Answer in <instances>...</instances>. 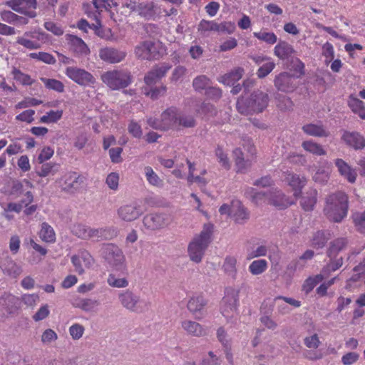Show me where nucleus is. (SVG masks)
Masks as SVG:
<instances>
[{"label": "nucleus", "mask_w": 365, "mask_h": 365, "mask_svg": "<svg viewBox=\"0 0 365 365\" xmlns=\"http://www.w3.org/2000/svg\"><path fill=\"white\" fill-rule=\"evenodd\" d=\"M66 40L69 46V49L76 56H83L88 54L90 49L87 44L79 37L66 34Z\"/></svg>", "instance_id": "obj_18"}, {"label": "nucleus", "mask_w": 365, "mask_h": 365, "mask_svg": "<svg viewBox=\"0 0 365 365\" xmlns=\"http://www.w3.org/2000/svg\"><path fill=\"white\" fill-rule=\"evenodd\" d=\"M196 125V120L192 115H180L178 113L177 126H182L184 128H193Z\"/></svg>", "instance_id": "obj_54"}, {"label": "nucleus", "mask_w": 365, "mask_h": 365, "mask_svg": "<svg viewBox=\"0 0 365 365\" xmlns=\"http://www.w3.org/2000/svg\"><path fill=\"white\" fill-rule=\"evenodd\" d=\"M118 299L122 307L131 312L142 313L148 308L149 303L130 289L120 292Z\"/></svg>", "instance_id": "obj_7"}, {"label": "nucleus", "mask_w": 365, "mask_h": 365, "mask_svg": "<svg viewBox=\"0 0 365 365\" xmlns=\"http://www.w3.org/2000/svg\"><path fill=\"white\" fill-rule=\"evenodd\" d=\"M254 36L269 44H274L277 40V36L273 32H254Z\"/></svg>", "instance_id": "obj_52"}, {"label": "nucleus", "mask_w": 365, "mask_h": 365, "mask_svg": "<svg viewBox=\"0 0 365 365\" xmlns=\"http://www.w3.org/2000/svg\"><path fill=\"white\" fill-rule=\"evenodd\" d=\"M199 31L207 32L212 31H218V24L213 21L202 20L197 28Z\"/></svg>", "instance_id": "obj_56"}, {"label": "nucleus", "mask_w": 365, "mask_h": 365, "mask_svg": "<svg viewBox=\"0 0 365 365\" xmlns=\"http://www.w3.org/2000/svg\"><path fill=\"white\" fill-rule=\"evenodd\" d=\"M50 313L48 306L44 304L41 306L36 313L33 316V319L36 322L41 321L46 319Z\"/></svg>", "instance_id": "obj_62"}, {"label": "nucleus", "mask_w": 365, "mask_h": 365, "mask_svg": "<svg viewBox=\"0 0 365 365\" xmlns=\"http://www.w3.org/2000/svg\"><path fill=\"white\" fill-rule=\"evenodd\" d=\"M296 78L289 72H282L276 76L274 85L276 88L282 92L289 93L294 91L297 87Z\"/></svg>", "instance_id": "obj_9"}, {"label": "nucleus", "mask_w": 365, "mask_h": 365, "mask_svg": "<svg viewBox=\"0 0 365 365\" xmlns=\"http://www.w3.org/2000/svg\"><path fill=\"white\" fill-rule=\"evenodd\" d=\"M215 153L220 164L224 168L229 170L230 168V163L227 155L224 152L222 146L217 145L215 148Z\"/></svg>", "instance_id": "obj_46"}, {"label": "nucleus", "mask_w": 365, "mask_h": 365, "mask_svg": "<svg viewBox=\"0 0 365 365\" xmlns=\"http://www.w3.org/2000/svg\"><path fill=\"white\" fill-rule=\"evenodd\" d=\"M348 244V240L345 237H338L329 243L327 251V255L329 258L336 257L338 253L344 250Z\"/></svg>", "instance_id": "obj_27"}, {"label": "nucleus", "mask_w": 365, "mask_h": 365, "mask_svg": "<svg viewBox=\"0 0 365 365\" xmlns=\"http://www.w3.org/2000/svg\"><path fill=\"white\" fill-rule=\"evenodd\" d=\"M138 3L133 0H127L122 4V6L118 9L120 13L127 16L130 15L133 11H136Z\"/></svg>", "instance_id": "obj_53"}, {"label": "nucleus", "mask_w": 365, "mask_h": 365, "mask_svg": "<svg viewBox=\"0 0 365 365\" xmlns=\"http://www.w3.org/2000/svg\"><path fill=\"white\" fill-rule=\"evenodd\" d=\"M29 56L31 58L36 59L47 64L53 65L56 62L54 56L46 52L31 53Z\"/></svg>", "instance_id": "obj_45"}, {"label": "nucleus", "mask_w": 365, "mask_h": 365, "mask_svg": "<svg viewBox=\"0 0 365 365\" xmlns=\"http://www.w3.org/2000/svg\"><path fill=\"white\" fill-rule=\"evenodd\" d=\"M207 304V301L202 296H194L188 300L187 308L190 312L195 314L201 312Z\"/></svg>", "instance_id": "obj_28"}, {"label": "nucleus", "mask_w": 365, "mask_h": 365, "mask_svg": "<svg viewBox=\"0 0 365 365\" xmlns=\"http://www.w3.org/2000/svg\"><path fill=\"white\" fill-rule=\"evenodd\" d=\"M274 101L276 106L281 110H289L292 108L293 103L292 100L286 96L280 93H276L274 95Z\"/></svg>", "instance_id": "obj_40"}, {"label": "nucleus", "mask_w": 365, "mask_h": 365, "mask_svg": "<svg viewBox=\"0 0 365 365\" xmlns=\"http://www.w3.org/2000/svg\"><path fill=\"white\" fill-rule=\"evenodd\" d=\"M44 27L47 31L53 33L56 36H61L63 34V30L61 26L53 21L45 22Z\"/></svg>", "instance_id": "obj_61"}, {"label": "nucleus", "mask_w": 365, "mask_h": 365, "mask_svg": "<svg viewBox=\"0 0 365 365\" xmlns=\"http://www.w3.org/2000/svg\"><path fill=\"white\" fill-rule=\"evenodd\" d=\"M233 155L238 170L242 171L246 168V163L242 150L239 148H235L233 150Z\"/></svg>", "instance_id": "obj_59"}, {"label": "nucleus", "mask_w": 365, "mask_h": 365, "mask_svg": "<svg viewBox=\"0 0 365 365\" xmlns=\"http://www.w3.org/2000/svg\"><path fill=\"white\" fill-rule=\"evenodd\" d=\"M341 139L346 145L356 150L365 147V138L356 132L344 131Z\"/></svg>", "instance_id": "obj_24"}, {"label": "nucleus", "mask_w": 365, "mask_h": 365, "mask_svg": "<svg viewBox=\"0 0 365 365\" xmlns=\"http://www.w3.org/2000/svg\"><path fill=\"white\" fill-rule=\"evenodd\" d=\"M135 55L138 59L151 61L158 58L160 53L153 41H145L135 46Z\"/></svg>", "instance_id": "obj_8"}, {"label": "nucleus", "mask_w": 365, "mask_h": 365, "mask_svg": "<svg viewBox=\"0 0 365 365\" xmlns=\"http://www.w3.org/2000/svg\"><path fill=\"white\" fill-rule=\"evenodd\" d=\"M244 74V69L237 68L231 72L224 75L222 77V82L227 85H233L235 82L239 81Z\"/></svg>", "instance_id": "obj_36"}, {"label": "nucleus", "mask_w": 365, "mask_h": 365, "mask_svg": "<svg viewBox=\"0 0 365 365\" xmlns=\"http://www.w3.org/2000/svg\"><path fill=\"white\" fill-rule=\"evenodd\" d=\"M128 131L133 138L140 139L143 136L141 126L134 120L130 121L128 126Z\"/></svg>", "instance_id": "obj_57"}, {"label": "nucleus", "mask_w": 365, "mask_h": 365, "mask_svg": "<svg viewBox=\"0 0 365 365\" xmlns=\"http://www.w3.org/2000/svg\"><path fill=\"white\" fill-rule=\"evenodd\" d=\"M210 79L205 75H200L194 78L192 81V86L196 91L201 92L210 86Z\"/></svg>", "instance_id": "obj_39"}, {"label": "nucleus", "mask_w": 365, "mask_h": 365, "mask_svg": "<svg viewBox=\"0 0 365 365\" xmlns=\"http://www.w3.org/2000/svg\"><path fill=\"white\" fill-rule=\"evenodd\" d=\"M213 225L205 224L200 233L194 237L187 247V254L190 259L195 263L201 262L205 250L212 241Z\"/></svg>", "instance_id": "obj_3"}, {"label": "nucleus", "mask_w": 365, "mask_h": 365, "mask_svg": "<svg viewBox=\"0 0 365 365\" xmlns=\"http://www.w3.org/2000/svg\"><path fill=\"white\" fill-rule=\"evenodd\" d=\"M329 233H326L324 231H317L312 237V246L317 249L323 248L329 239Z\"/></svg>", "instance_id": "obj_35"}, {"label": "nucleus", "mask_w": 365, "mask_h": 365, "mask_svg": "<svg viewBox=\"0 0 365 365\" xmlns=\"http://www.w3.org/2000/svg\"><path fill=\"white\" fill-rule=\"evenodd\" d=\"M170 222L169 215L166 214L152 213L143 218L144 225L151 230H159L168 226Z\"/></svg>", "instance_id": "obj_11"}, {"label": "nucleus", "mask_w": 365, "mask_h": 365, "mask_svg": "<svg viewBox=\"0 0 365 365\" xmlns=\"http://www.w3.org/2000/svg\"><path fill=\"white\" fill-rule=\"evenodd\" d=\"M102 81L112 90L126 88L132 82L131 74L125 70H113L103 73Z\"/></svg>", "instance_id": "obj_6"}, {"label": "nucleus", "mask_w": 365, "mask_h": 365, "mask_svg": "<svg viewBox=\"0 0 365 365\" xmlns=\"http://www.w3.org/2000/svg\"><path fill=\"white\" fill-rule=\"evenodd\" d=\"M359 355L356 352H349L341 357L344 365H351L359 360Z\"/></svg>", "instance_id": "obj_64"}, {"label": "nucleus", "mask_w": 365, "mask_h": 365, "mask_svg": "<svg viewBox=\"0 0 365 365\" xmlns=\"http://www.w3.org/2000/svg\"><path fill=\"white\" fill-rule=\"evenodd\" d=\"M222 268L227 275L235 279L237 273V258L234 256H227Z\"/></svg>", "instance_id": "obj_31"}, {"label": "nucleus", "mask_w": 365, "mask_h": 365, "mask_svg": "<svg viewBox=\"0 0 365 365\" xmlns=\"http://www.w3.org/2000/svg\"><path fill=\"white\" fill-rule=\"evenodd\" d=\"M178 113L175 108H170L165 110L160 115V121L163 130H167L178 124Z\"/></svg>", "instance_id": "obj_23"}, {"label": "nucleus", "mask_w": 365, "mask_h": 365, "mask_svg": "<svg viewBox=\"0 0 365 365\" xmlns=\"http://www.w3.org/2000/svg\"><path fill=\"white\" fill-rule=\"evenodd\" d=\"M59 165L57 163H43L41 167L36 171L40 177H46L48 175H54L58 170Z\"/></svg>", "instance_id": "obj_42"}, {"label": "nucleus", "mask_w": 365, "mask_h": 365, "mask_svg": "<svg viewBox=\"0 0 365 365\" xmlns=\"http://www.w3.org/2000/svg\"><path fill=\"white\" fill-rule=\"evenodd\" d=\"M275 63L274 62H267L258 68L257 75L259 78H264L273 71Z\"/></svg>", "instance_id": "obj_58"}, {"label": "nucleus", "mask_w": 365, "mask_h": 365, "mask_svg": "<svg viewBox=\"0 0 365 365\" xmlns=\"http://www.w3.org/2000/svg\"><path fill=\"white\" fill-rule=\"evenodd\" d=\"M41 81L43 83L46 88L48 89L53 90L58 93H62L64 91V85L61 81L58 80L42 77L41 78Z\"/></svg>", "instance_id": "obj_44"}, {"label": "nucleus", "mask_w": 365, "mask_h": 365, "mask_svg": "<svg viewBox=\"0 0 365 365\" xmlns=\"http://www.w3.org/2000/svg\"><path fill=\"white\" fill-rule=\"evenodd\" d=\"M127 56L125 51L119 50L113 47L102 48L99 51L100 58L108 63L115 64L123 61Z\"/></svg>", "instance_id": "obj_13"}, {"label": "nucleus", "mask_w": 365, "mask_h": 365, "mask_svg": "<svg viewBox=\"0 0 365 365\" xmlns=\"http://www.w3.org/2000/svg\"><path fill=\"white\" fill-rule=\"evenodd\" d=\"M284 181L294 190V195L299 197L307 184V178L294 173L288 172L284 174Z\"/></svg>", "instance_id": "obj_16"}, {"label": "nucleus", "mask_w": 365, "mask_h": 365, "mask_svg": "<svg viewBox=\"0 0 365 365\" xmlns=\"http://www.w3.org/2000/svg\"><path fill=\"white\" fill-rule=\"evenodd\" d=\"M108 284L113 288H125L128 286L129 282L126 277H118L115 274H110L107 278Z\"/></svg>", "instance_id": "obj_38"}, {"label": "nucleus", "mask_w": 365, "mask_h": 365, "mask_svg": "<svg viewBox=\"0 0 365 365\" xmlns=\"http://www.w3.org/2000/svg\"><path fill=\"white\" fill-rule=\"evenodd\" d=\"M231 217L235 223L244 225L250 219V212L240 200H233Z\"/></svg>", "instance_id": "obj_19"}, {"label": "nucleus", "mask_w": 365, "mask_h": 365, "mask_svg": "<svg viewBox=\"0 0 365 365\" xmlns=\"http://www.w3.org/2000/svg\"><path fill=\"white\" fill-rule=\"evenodd\" d=\"M267 204L279 209H284L292 204L285 195L276 187L271 188L267 192Z\"/></svg>", "instance_id": "obj_14"}, {"label": "nucleus", "mask_w": 365, "mask_h": 365, "mask_svg": "<svg viewBox=\"0 0 365 365\" xmlns=\"http://www.w3.org/2000/svg\"><path fill=\"white\" fill-rule=\"evenodd\" d=\"M171 68V66L168 63H163L160 66H154L144 77L145 83L150 86L155 83L158 81L165 76L167 72Z\"/></svg>", "instance_id": "obj_21"}, {"label": "nucleus", "mask_w": 365, "mask_h": 365, "mask_svg": "<svg viewBox=\"0 0 365 365\" xmlns=\"http://www.w3.org/2000/svg\"><path fill=\"white\" fill-rule=\"evenodd\" d=\"M0 269L5 275L11 278H16L22 272L21 267L7 255L0 260Z\"/></svg>", "instance_id": "obj_20"}, {"label": "nucleus", "mask_w": 365, "mask_h": 365, "mask_svg": "<svg viewBox=\"0 0 365 365\" xmlns=\"http://www.w3.org/2000/svg\"><path fill=\"white\" fill-rule=\"evenodd\" d=\"M240 292V289L233 287H227L225 289L224 297L220 302V311L227 323H234L236 321Z\"/></svg>", "instance_id": "obj_4"}, {"label": "nucleus", "mask_w": 365, "mask_h": 365, "mask_svg": "<svg viewBox=\"0 0 365 365\" xmlns=\"http://www.w3.org/2000/svg\"><path fill=\"white\" fill-rule=\"evenodd\" d=\"M294 51L292 46L285 41L279 42L274 47V54L282 60L288 58Z\"/></svg>", "instance_id": "obj_32"}, {"label": "nucleus", "mask_w": 365, "mask_h": 365, "mask_svg": "<svg viewBox=\"0 0 365 365\" xmlns=\"http://www.w3.org/2000/svg\"><path fill=\"white\" fill-rule=\"evenodd\" d=\"M145 173L147 180L150 184L154 186L160 187L163 185V181L158 175L153 171L152 168L148 166L145 168Z\"/></svg>", "instance_id": "obj_51"}, {"label": "nucleus", "mask_w": 365, "mask_h": 365, "mask_svg": "<svg viewBox=\"0 0 365 365\" xmlns=\"http://www.w3.org/2000/svg\"><path fill=\"white\" fill-rule=\"evenodd\" d=\"M95 20L96 24L94 25L93 24L94 33L101 38L106 40L111 39L113 35L110 29L103 27L97 17L95 18Z\"/></svg>", "instance_id": "obj_37"}, {"label": "nucleus", "mask_w": 365, "mask_h": 365, "mask_svg": "<svg viewBox=\"0 0 365 365\" xmlns=\"http://www.w3.org/2000/svg\"><path fill=\"white\" fill-rule=\"evenodd\" d=\"M16 43L29 50L39 49L41 47L38 41L24 37H17Z\"/></svg>", "instance_id": "obj_48"}, {"label": "nucleus", "mask_w": 365, "mask_h": 365, "mask_svg": "<svg viewBox=\"0 0 365 365\" xmlns=\"http://www.w3.org/2000/svg\"><path fill=\"white\" fill-rule=\"evenodd\" d=\"M180 327L185 334L192 337L201 338L207 335L206 328L196 321L191 319L182 320Z\"/></svg>", "instance_id": "obj_12"}, {"label": "nucleus", "mask_w": 365, "mask_h": 365, "mask_svg": "<svg viewBox=\"0 0 365 365\" xmlns=\"http://www.w3.org/2000/svg\"><path fill=\"white\" fill-rule=\"evenodd\" d=\"M11 73L14 78L23 85L31 86L34 83V81L31 79L29 75L24 73L16 68H13Z\"/></svg>", "instance_id": "obj_47"}, {"label": "nucleus", "mask_w": 365, "mask_h": 365, "mask_svg": "<svg viewBox=\"0 0 365 365\" xmlns=\"http://www.w3.org/2000/svg\"><path fill=\"white\" fill-rule=\"evenodd\" d=\"M343 264L342 257L330 258L329 262L322 268V272L325 275H329L332 272H335L339 269Z\"/></svg>", "instance_id": "obj_43"}, {"label": "nucleus", "mask_w": 365, "mask_h": 365, "mask_svg": "<svg viewBox=\"0 0 365 365\" xmlns=\"http://www.w3.org/2000/svg\"><path fill=\"white\" fill-rule=\"evenodd\" d=\"M143 211L140 206L137 204L125 205L120 207L118 210V217L123 221L131 222L137 220Z\"/></svg>", "instance_id": "obj_15"}, {"label": "nucleus", "mask_w": 365, "mask_h": 365, "mask_svg": "<svg viewBox=\"0 0 365 365\" xmlns=\"http://www.w3.org/2000/svg\"><path fill=\"white\" fill-rule=\"evenodd\" d=\"M335 165L339 174L346 179L350 183H354L357 173L354 169L349 166L344 160L337 158L335 160Z\"/></svg>", "instance_id": "obj_25"}, {"label": "nucleus", "mask_w": 365, "mask_h": 365, "mask_svg": "<svg viewBox=\"0 0 365 365\" xmlns=\"http://www.w3.org/2000/svg\"><path fill=\"white\" fill-rule=\"evenodd\" d=\"M302 130L309 136L324 138L329 135V132L322 123H307L302 126Z\"/></svg>", "instance_id": "obj_26"}, {"label": "nucleus", "mask_w": 365, "mask_h": 365, "mask_svg": "<svg viewBox=\"0 0 365 365\" xmlns=\"http://www.w3.org/2000/svg\"><path fill=\"white\" fill-rule=\"evenodd\" d=\"M245 195L255 205L267 204V192H257L254 188L250 187L247 190Z\"/></svg>", "instance_id": "obj_30"}, {"label": "nucleus", "mask_w": 365, "mask_h": 365, "mask_svg": "<svg viewBox=\"0 0 365 365\" xmlns=\"http://www.w3.org/2000/svg\"><path fill=\"white\" fill-rule=\"evenodd\" d=\"M100 256L111 267L126 268V259L122 249L113 243L103 244L98 250Z\"/></svg>", "instance_id": "obj_5"}, {"label": "nucleus", "mask_w": 365, "mask_h": 365, "mask_svg": "<svg viewBox=\"0 0 365 365\" xmlns=\"http://www.w3.org/2000/svg\"><path fill=\"white\" fill-rule=\"evenodd\" d=\"M317 201V191L315 189H310L304 196L302 197L300 204L305 211H311L314 209Z\"/></svg>", "instance_id": "obj_29"}, {"label": "nucleus", "mask_w": 365, "mask_h": 365, "mask_svg": "<svg viewBox=\"0 0 365 365\" xmlns=\"http://www.w3.org/2000/svg\"><path fill=\"white\" fill-rule=\"evenodd\" d=\"M119 175L116 173H110L106 178V184L111 190H115L118 187Z\"/></svg>", "instance_id": "obj_63"}, {"label": "nucleus", "mask_w": 365, "mask_h": 365, "mask_svg": "<svg viewBox=\"0 0 365 365\" xmlns=\"http://www.w3.org/2000/svg\"><path fill=\"white\" fill-rule=\"evenodd\" d=\"M62 110H50L40 118V122L43 123H55L62 117Z\"/></svg>", "instance_id": "obj_49"}, {"label": "nucleus", "mask_w": 365, "mask_h": 365, "mask_svg": "<svg viewBox=\"0 0 365 365\" xmlns=\"http://www.w3.org/2000/svg\"><path fill=\"white\" fill-rule=\"evenodd\" d=\"M66 74L70 79L81 86H88L91 82V74L82 68L68 67Z\"/></svg>", "instance_id": "obj_17"}, {"label": "nucleus", "mask_w": 365, "mask_h": 365, "mask_svg": "<svg viewBox=\"0 0 365 365\" xmlns=\"http://www.w3.org/2000/svg\"><path fill=\"white\" fill-rule=\"evenodd\" d=\"M303 149L315 155H325L326 151L324 150L322 146L312 140H305L302 143Z\"/></svg>", "instance_id": "obj_33"}, {"label": "nucleus", "mask_w": 365, "mask_h": 365, "mask_svg": "<svg viewBox=\"0 0 365 365\" xmlns=\"http://www.w3.org/2000/svg\"><path fill=\"white\" fill-rule=\"evenodd\" d=\"M153 9L154 4L153 2L139 3L137 4L136 11L140 16L148 19L153 16Z\"/></svg>", "instance_id": "obj_41"}, {"label": "nucleus", "mask_w": 365, "mask_h": 365, "mask_svg": "<svg viewBox=\"0 0 365 365\" xmlns=\"http://www.w3.org/2000/svg\"><path fill=\"white\" fill-rule=\"evenodd\" d=\"M348 208V196L338 191L327 196L323 212L330 221L339 222L346 216Z\"/></svg>", "instance_id": "obj_1"}, {"label": "nucleus", "mask_w": 365, "mask_h": 365, "mask_svg": "<svg viewBox=\"0 0 365 365\" xmlns=\"http://www.w3.org/2000/svg\"><path fill=\"white\" fill-rule=\"evenodd\" d=\"M16 298L13 294L4 293L0 297V305L6 310H10L16 303Z\"/></svg>", "instance_id": "obj_55"}, {"label": "nucleus", "mask_w": 365, "mask_h": 365, "mask_svg": "<svg viewBox=\"0 0 365 365\" xmlns=\"http://www.w3.org/2000/svg\"><path fill=\"white\" fill-rule=\"evenodd\" d=\"M61 187L63 190L73 192L78 188L82 182V178L76 173H68L61 179Z\"/></svg>", "instance_id": "obj_22"}, {"label": "nucleus", "mask_w": 365, "mask_h": 365, "mask_svg": "<svg viewBox=\"0 0 365 365\" xmlns=\"http://www.w3.org/2000/svg\"><path fill=\"white\" fill-rule=\"evenodd\" d=\"M304 341L305 346L309 349H317L321 344L317 334L305 337Z\"/></svg>", "instance_id": "obj_60"}, {"label": "nucleus", "mask_w": 365, "mask_h": 365, "mask_svg": "<svg viewBox=\"0 0 365 365\" xmlns=\"http://www.w3.org/2000/svg\"><path fill=\"white\" fill-rule=\"evenodd\" d=\"M269 101L268 93L261 90H256L250 95L239 98L237 101V109L244 115L259 113L267 108Z\"/></svg>", "instance_id": "obj_2"}, {"label": "nucleus", "mask_w": 365, "mask_h": 365, "mask_svg": "<svg viewBox=\"0 0 365 365\" xmlns=\"http://www.w3.org/2000/svg\"><path fill=\"white\" fill-rule=\"evenodd\" d=\"M6 4L14 11L30 18L36 16V11H34L36 8V0H11Z\"/></svg>", "instance_id": "obj_10"}, {"label": "nucleus", "mask_w": 365, "mask_h": 365, "mask_svg": "<svg viewBox=\"0 0 365 365\" xmlns=\"http://www.w3.org/2000/svg\"><path fill=\"white\" fill-rule=\"evenodd\" d=\"M40 238L46 242H53L56 240V235L53 229L47 222L41 224V229L39 232Z\"/></svg>", "instance_id": "obj_34"}, {"label": "nucleus", "mask_w": 365, "mask_h": 365, "mask_svg": "<svg viewBox=\"0 0 365 365\" xmlns=\"http://www.w3.org/2000/svg\"><path fill=\"white\" fill-rule=\"evenodd\" d=\"M266 268L267 262L264 259L255 260L249 267L250 272L254 275L262 274Z\"/></svg>", "instance_id": "obj_50"}]
</instances>
